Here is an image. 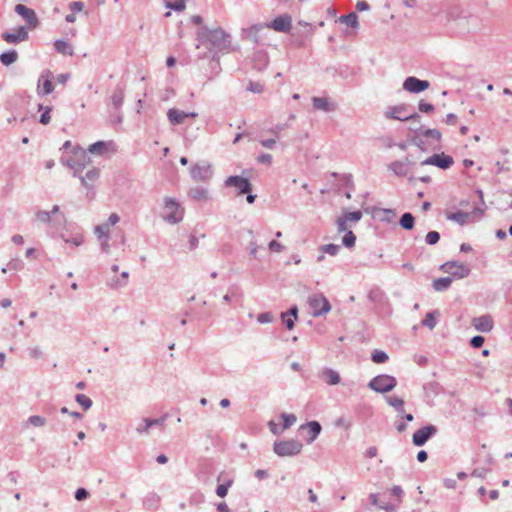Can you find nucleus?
<instances>
[{
    "mask_svg": "<svg viewBox=\"0 0 512 512\" xmlns=\"http://www.w3.org/2000/svg\"><path fill=\"white\" fill-rule=\"evenodd\" d=\"M197 40L201 44H210L219 51L228 49L231 44V36L222 28L210 29L205 25L197 31Z\"/></svg>",
    "mask_w": 512,
    "mask_h": 512,
    "instance_id": "1",
    "label": "nucleus"
},
{
    "mask_svg": "<svg viewBox=\"0 0 512 512\" xmlns=\"http://www.w3.org/2000/svg\"><path fill=\"white\" fill-rule=\"evenodd\" d=\"M61 162L73 170V176L77 177L90 163V157L87 152L81 148L74 149L73 155L68 158L62 157Z\"/></svg>",
    "mask_w": 512,
    "mask_h": 512,
    "instance_id": "2",
    "label": "nucleus"
},
{
    "mask_svg": "<svg viewBox=\"0 0 512 512\" xmlns=\"http://www.w3.org/2000/svg\"><path fill=\"white\" fill-rule=\"evenodd\" d=\"M409 108L410 106L408 104L390 106L385 111L384 115L387 119L420 122V115L416 112L408 113Z\"/></svg>",
    "mask_w": 512,
    "mask_h": 512,
    "instance_id": "3",
    "label": "nucleus"
},
{
    "mask_svg": "<svg viewBox=\"0 0 512 512\" xmlns=\"http://www.w3.org/2000/svg\"><path fill=\"white\" fill-rule=\"evenodd\" d=\"M303 445L295 439L275 441L273 451L279 457L295 456L301 453Z\"/></svg>",
    "mask_w": 512,
    "mask_h": 512,
    "instance_id": "4",
    "label": "nucleus"
},
{
    "mask_svg": "<svg viewBox=\"0 0 512 512\" xmlns=\"http://www.w3.org/2000/svg\"><path fill=\"white\" fill-rule=\"evenodd\" d=\"M184 216V210L180 204L173 198L164 199V214L163 219L169 224H177L182 221Z\"/></svg>",
    "mask_w": 512,
    "mask_h": 512,
    "instance_id": "5",
    "label": "nucleus"
},
{
    "mask_svg": "<svg viewBox=\"0 0 512 512\" xmlns=\"http://www.w3.org/2000/svg\"><path fill=\"white\" fill-rule=\"evenodd\" d=\"M396 385V378L387 374L377 375L368 383V387L378 393L390 392L396 387Z\"/></svg>",
    "mask_w": 512,
    "mask_h": 512,
    "instance_id": "6",
    "label": "nucleus"
},
{
    "mask_svg": "<svg viewBox=\"0 0 512 512\" xmlns=\"http://www.w3.org/2000/svg\"><path fill=\"white\" fill-rule=\"evenodd\" d=\"M484 214V209L481 207H476L471 212L465 211H457L453 213H447L446 218L450 221H454L459 225L463 226L468 222H476L482 218Z\"/></svg>",
    "mask_w": 512,
    "mask_h": 512,
    "instance_id": "7",
    "label": "nucleus"
},
{
    "mask_svg": "<svg viewBox=\"0 0 512 512\" xmlns=\"http://www.w3.org/2000/svg\"><path fill=\"white\" fill-rule=\"evenodd\" d=\"M437 432V426L433 424L425 425L413 433L412 443L416 447H422L427 443L428 440L434 437L437 434Z\"/></svg>",
    "mask_w": 512,
    "mask_h": 512,
    "instance_id": "8",
    "label": "nucleus"
},
{
    "mask_svg": "<svg viewBox=\"0 0 512 512\" xmlns=\"http://www.w3.org/2000/svg\"><path fill=\"white\" fill-rule=\"evenodd\" d=\"M308 303L315 317L325 315L331 310V304L323 294L310 297Z\"/></svg>",
    "mask_w": 512,
    "mask_h": 512,
    "instance_id": "9",
    "label": "nucleus"
},
{
    "mask_svg": "<svg viewBox=\"0 0 512 512\" xmlns=\"http://www.w3.org/2000/svg\"><path fill=\"white\" fill-rule=\"evenodd\" d=\"M453 164V157L448 154H445L444 152L434 153L433 155H431L430 157L426 158L421 162V165H431L442 170H447L451 168Z\"/></svg>",
    "mask_w": 512,
    "mask_h": 512,
    "instance_id": "10",
    "label": "nucleus"
},
{
    "mask_svg": "<svg viewBox=\"0 0 512 512\" xmlns=\"http://www.w3.org/2000/svg\"><path fill=\"white\" fill-rule=\"evenodd\" d=\"M15 12L25 20L26 25L24 26L27 28V31L39 26V19L33 9L19 3L15 6Z\"/></svg>",
    "mask_w": 512,
    "mask_h": 512,
    "instance_id": "11",
    "label": "nucleus"
},
{
    "mask_svg": "<svg viewBox=\"0 0 512 512\" xmlns=\"http://www.w3.org/2000/svg\"><path fill=\"white\" fill-rule=\"evenodd\" d=\"M212 175L213 169L211 164L208 162L204 161L202 163L194 164L190 167V176L196 182H206L212 177Z\"/></svg>",
    "mask_w": 512,
    "mask_h": 512,
    "instance_id": "12",
    "label": "nucleus"
},
{
    "mask_svg": "<svg viewBox=\"0 0 512 512\" xmlns=\"http://www.w3.org/2000/svg\"><path fill=\"white\" fill-rule=\"evenodd\" d=\"M226 187H235L238 189V195H244V193L252 192V184L248 178L240 175L229 176L225 182Z\"/></svg>",
    "mask_w": 512,
    "mask_h": 512,
    "instance_id": "13",
    "label": "nucleus"
},
{
    "mask_svg": "<svg viewBox=\"0 0 512 512\" xmlns=\"http://www.w3.org/2000/svg\"><path fill=\"white\" fill-rule=\"evenodd\" d=\"M1 38L8 44L16 45L29 38V32L25 26H19L14 31H4Z\"/></svg>",
    "mask_w": 512,
    "mask_h": 512,
    "instance_id": "14",
    "label": "nucleus"
},
{
    "mask_svg": "<svg viewBox=\"0 0 512 512\" xmlns=\"http://www.w3.org/2000/svg\"><path fill=\"white\" fill-rule=\"evenodd\" d=\"M429 86V81L421 80L415 76H409L403 82V89L415 94L425 91Z\"/></svg>",
    "mask_w": 512,
    "mask_h": 512,
    "instance_id": "15",
    "label": "nucleus"
},
{
    "mask_svg": "<svg viewBox=\"0 0 512 512\" xmlns=\"http://www.w3.org/2000/svg\"><path fill=\"white\" fill-rule=\"evenodd\" d=\"M267 26L277 32L287 33L292 28V17L289 14L280 15Z\"/></svg>",
    "mask_w": 512,
    "mask_h": 512,
    "instance_id": "16",
    "label": "nucleus"
},
{
    "mask_svg": "<svg viewBox=\"0 0 512 512\" xmlns=\"http://www.w3.org/2000/svg\"><path fill=\"white\" fill-rule=\"evenodd\" d=\"M54 85L52 83V73L50 70H46L41 74L38 80L37 93L40 96H45L52 93Z\"/></svg>",
    "mask_w": 512,
    "mask_h": 512,
    "instance_id": "17",
    "label": "nucleus"
},
{
    "mask_svg": "<svg viewBox=\"0 0 512 512\" xmlns=\"http://www.w3.org/2000/svg\"><path fill=\"white\" fill-rule=\"evenodd\" d=\"M300 430H307L306 442L308 444H311L320 435V433L322 431V426L318 421L312 420V421H308L307 423L301 425Z\"/></svg>",
    "mask_w": 512,
    "mask_h": 512,
    "instance_id": "18",
    "label": "nucleus"
},
{
    "mask_svg": "<svg viewBox=\"0 0 512 512\" xmlns=\"http://www.w3.org/2000/svg\"><path fill=\"white\" fill-rule=\"evenodd\" d=\"M474 328L482 333H488L493 329V319L489 314L475 317L472 321Z\"/></svg>",
    "mask_w": 512,
    "mask_h": 512,
    "instance_id": "19",
    "label": "nucleus"
},
{
    "mask_svg": "<svg viewBox=\"0 0 512 512\" xmlns=\"http://www.w3.org/2000/svg\"><path fill=\"white\" fill-rule=\"evenodd\" d=\"M497 205L501 210L512 208V189L510 191H499L497 194Z\"/></svg>",
    "mask_w": 512,
    "mask_h": 512,
    "instance_id": "20",
    "label": "nucleus"
},
{
    "mask_svg": "<svg viewBox=\"0 0 512 512\" xmlns=\"http://www.w3.org/2000/svg\"><path fill=\"white\" fill-rule=\"evenodd\" d=\"M161 497L155 492H149L143 499V506L145 509L155 511L159 508Z\"/></svg>",
    "mask_w": 512,
    "mask_h": 512,
    "instance_id": "21",
    "label": "nucleus"
},
{
    "mask_svg": "<svg viewBox=\"0 0 512 512\" xmlns=\"http://www.w3.org/2000/svg\"><path fill=\"white\" fill-rule=\"evenodd\" d=\"M99 175H100L99 169L92 168L89 171H87L84 176L79 175L78 177L80 178L81 184L85 188H91L92 184L98 180Z\"/></svg>",
    "mask_w": 512,
    "mask_h": 512,
    "instance_id": "22",
    "label": "nucleus"
},
{
    "mask_svg": "<svg viewBox=\"0 0 512 512\" xmlns=\"http://www.w3.org/2000/svg\"><path fill=\"white\" fill-rule=\"evenodd\" d=\"M188 196L199 202H206L209 200V191L205 187H194L188 192Z\"/></svg>",
    "mask_w": 512,
    "mask_h": 512,
    "instance_id": "23",
    "label": "nucleus"
},
{
    "mask_svg": "<svg viewBox=\"0 0 512 512\" xmlns=\"http://www.w3.org/2000/svg\"><path fill=\"white\" fill-rule=\"evenodd\" d=\"M312 104L314 109L324 112H331L335 109L334 105L325 97H313Z\"/></svg>",
    "mask_w": 512,
    "mask_h": 512,
    "instance_id": "24",
    "label": "nucleus"
},
{
    "mask_svg": "<svg viewBox=\"0 0 512 512\" xmlns=\"http://www.w3.org/2000/svg\"><path fill=\"white\" fill-rule=\"evenodd\" d=\"M167 118L172 125H180L186 120L185 111L171 108L167 111Z\"/></svg>",
    "mask_w": 512,
    "mask_h": 512,
    "instance_id": "25",
    "label": "nucleus"
},
{
    "mask_svg": "<svg viewBox=\"0 0 512 512\" xmlns=\"http://www.w3.org/2000/svg\"><path fill=\"white\" fill-rule=\"evenodd\" d=\"M321 378L328 385H337L340 382L339 373L331 368H324L321 373Z\"/></svg>",
    "mask_w": 512,
    "mask_h": 512,
    "instance_id": "26",
    "label": "nucleus"
},
{
    "mask_svg": "<svg viewBox=\"0 0 512 512\" xmlns=\"http://www.w3.org/2000/svg\"><path fill=\"white\" fill-rule=\"evenodd\" d=\"M111 102L115 110H120L124 102V87L118 84L115 88L113 95L111 96Z\"/></svg>",
    "mask_w": 512,
    "mask_h": 512,
    "instance_id": "27",
    "label": "nucleus"
},
{
    "mask_svg": "<svg viewBox=\"0 0 512 512\" xmlns=\"http://www.w3.org/2000/svg\"><path fill=\"white\" fill-rule=\"evenodd\" d=\"M452 281L451 276L437 278L433 281L432 287L437 292H443L450 288Z\"/></svg>",
    "mask_w": 512,
    "mask_h": 512,
    "instance_id": "28",
    "label": "nucleus"
},
{
    "mask_svg": "<svg viewBox=\"0 0 512 512\" xmlns=\"http://www.w3.org/2000/svg\"><path fill=\"white\" fill-rule=\"evenodd\" d=\"M338 21L345 23L348 27L353 29H357L359 27V18L356 12H350L348 14L342 15L338 18Z\"/></svg>",
    "mask_w": 512,
    "mask_h": 512,
    "instance_id": "29",
    "label": "nucleus"
},
{
    "mask_svg": "<svg viewBox=\"0 0 512 512\" xmlns=\"http://www.w3.org/2000/svg\"><path fill=\"white\" fill-rule=\"evenodd\" d=\"M369 499L373 505L378 506L380 509L385 510L386 512H395V510H396L395 505H393L387 501L378 499L377 494H370Z\"/></svg>",
    "mask_w": 512,
    "mask_h": 512,
    "instance_id": "30",
    "label": "nucleus"
},
{
    "mask_svg": "<svg viewBox=\"0 0 512 512\" xmlns=\"http://www.w3.org/2000/svg\"><path fill=\"white\" fill-rule=\"evenodd\" d=\"M54 48L57 53L62 54V55L71 56L73 54L72 46L66 40H63V39H57L54 42Z\"/></svg>",
    "mask_w": 512,
    "mask_h": 512,
    "instance_id": "31",
    "label": "nucleus"
},
{
    "mask_svg": "<svg viewBox=\"0 0 512 512\" xmlns=\"http://www.w3.org/2000/svg\"><path fill=\"white\" fill-rule=\"evenodd\" d=\"M456 270L451 272L452 279H463L465 277H468L471 273V269L468 265L457 262V265L455 266Z\"/></svg>",
    "mask_w": 512,
    "mask_h": 512,
    "instance_id": "32",
    "label": "nucleus"
},
{
    "mask_svg": "<svg viewBox=\"0 0 512 512\" xmlns=\"http://www.w3.org/2000/svg\"><path fill=\"white\" fill-rule=\"evenodd\" d=\"M399 225L404 230H412L415 225V217L410 212H405L401 215L399 219Z\"/></svg>",
    "mask_w": 512,
    "mask_h": 512,
    "instance_id": "33",
    "label": "nucleus"
},
{
    "mask_svg": "<svg viewBox=\"0 0 512 512\" xmlns=\"http://www.w3.org/2000/svg\"><path fill=\"white\" fill-rule=\"evenodd\" d=\"M18 59V53L14 49L7 50L0 55V62L4 66H9L15 63Z\"/></svg>",
    "mask_w": 512,
    "mask_h": 512,
    "instance_id": "34",
    "label": "nucleus"
},
{
    "mask_svg": "<svg viewBox=\"0 0 512 512\" xmlns=\"http://www.w3.org/2000/svg\"><path fill=\"white\" fill-rule=\"evenodd\" d=\"M388 169L396 176L403 177L407 174L406 163L402 161H393L389 164Z\"/></svg>",
    "mask_w": 512,
    "mask_h": 512,
    "instance_id": "35",
    "label": "nucleus"
},
{
    "mask_svg": "<svg viewBox=\"0 0 512 512\" xmlns=\"http://www.w3.org/2000/svg\"><path fill=\"white\" fill-rule=\"evenodd\" d=\"M412 130L416 133H420L424 137L432 138L437 141H440L441 137H442L441 132L434 128H427V129L416 128V129H412Z\"/></svg>",
    "mask_w": 512,
    "mask_h": 512,
    "instance_id": "36",
    "label": "nucleus"
},
{
    "mask_svg": "<svg viewBox=\"0 0 512 512\" xmlns=\"http://www.w3.org/2000/svg\"><path fill=\"white\" fill-rule=\"evenodd\" d=\"M384 298L385 293L379 287H373L368 292V299L373 303L380 304L383 302Z\"/></svg>",
    "mask_w": 512,
    "mask_h": 512,
    "instance_id": "37",
    "label": "nucleus"
},
{
    "mask_svg": "<svg viewBox=\"0 0 512 512\" xmlns=\"http://www.w3.org/2000/svg\"><path fill=\"white\" fill-rule=\"evenodd\" d=\"M439 314L440 312L438 310L428 312L425 318L422 320V325L429 328L430 330L434 329L437 324L436 316Z\"/></svg>",
    "mask_w": 512,
    "mask_h": 512,
    "instance_id": "38",
    "label": "nucleus"
},
{
    "mask_svg": "<svg viewBox=\"0 0 512 512\" xmlns=\"http://www.w3.org/2000/svg\"><path fill=\"white\" fill-rule=\"evenodd\" d=\"M423 389L427 396H431V395L435 396L441 392L442 387L438 382L432 381V382H428V383L424 384Z\"/></svg>",
    "mask_w": 512,
    "mask_h": 512,
    "instance_id": "39",
    "label": "nucleus"
},
{
    "mask_svg": "<svg viewBox=\"0 0 512 512\" xmlns=\"http://www.w3.org/2000/svg\"><path fill=\"white\" fill-rule=\"evenodd\" d=\"M389 405H391L395 410L403 414L405 412L404 410V400L402 398H399L397 396H389L386 398Z\"/></svg>",
    "mask_w": 512,
    "mask_h": 512,
    "instance_id": "40",
    "label": "nucleus"
},
{
    "mask_svg": "<svg viewBox=\"0 0 512 512\" xmlns=\"http://www.w3.org/2000/svg\"><path fill=\"white\" fill-rule=\"evenodd\" d=\"M107 151V142L97 141L91 144L88 148V152L97 155H103Z\"/></svg>",
    "mask_w": 512,
    "mask_h": 512,
    "instance_id": "41",
    "label": "nucleus"
},
{
    "mask_svg": "<svg viewBox=\"0 0 512 512\" xmlns=\"http://www.w3.org/2000/svg\"><path fill=\"white\" fill-rule=\"evenodd\" d=\"M232 484H233V478H229L224 483L219 484L215 491L216 495L220 498L226 497L228 494V490L232 486Z\"/></svg>",
    "mask_w": 512,
    "mask_h": 512,
    "instance_id": "42",
    "label": "nucleus"
},
{
    "mask_svg": "<svg viewBox=\"0 0 512 512\" xmlns=\"http://www.w3.org/2000/svg\"><path fill=\"white\" fill-rule=\"evenodd\" d=\"M41 110H44V111L40 115L39 122L43 125H47L50 123V120H51L50 112H51L52 108L49 106L44 107L43 104H39L38 111H41Z\"/></svg>",
    "mask_w": 512,
    "mask_h": 512,
    "instance_id": "43",
    "label": "nucleus"
},
{
    "mask_svg": "<svg viewBox=\"0 0 512 512\" xmlns=\"http://www.w3.org/2000/svg\"><path fill=\"white\" fill-rule=\"evenodd\" d=\"M388 359V354L382 350H374L371 354V360L377 364L385 363Z\"/></svg>",
    "mask_w": 512,
    "mask_h": 512,
    "instance_id": "44",
    "label": "nucleus"
},
{
    "mask_svg": "<svg viewBox=\"0 0 512 512\" xmlns=\"http://www.w3.org/2000/svg\"><path fill=\"white\" fill-rule=\"evenodd\" d=\"M94 233L97 235L99 240H109V227L108 225H96L94 228Z\"/></svg>",
    "mask_w": 512,
    "mask_h": 512,
    "instance_id": "45",
    "label": "nucleus"
},
{
    "mask_svg": "<svg viewBox=\"0 0 512 512\" xmlns=\"http://www.w3.org/2000/svg\"><path fill=\"white\" fill-rule=\"evenodd\" d=\"M75 401L82 406L84 410H88L92 407V400L85 394H76Z\"/></svg>",
    "mask_w": 512,
    "mask_h": 512,
    "instance_id": "46",
    "label": "nucleus"
},
{
    "mask_svg": "<svg viewBox=\"0 0 512 512\" xmlns=\"http://www.w3.org/2000/svg\"><path fill=\"white\" fill-rule=\"evenodd\" d=\"M356 243V236L353 233V231L349 230L345 233V235L342 237V244L346 248H352L355 246Z\"/></svg>",
    "mask_w": 512,
    "mask_h": 512,
    "instance_id": "47",
    "label": "nucleus"
},
{
    "mask_svg": "<svg viewBox=\"0 0 512 512\" xmlns=\"http://www.w3.org/2000/svg\"><path fill=\"white\" fill-rule=\"evenodd\" d=\"M341 246L338 245V244H334V243H330V244H326V245H322L320 246V250L322 253H327L331 256H335L338 254L339 250H340Z\"/></svg>",
    "mask_w": 512,
    "mask_h": 512,
    "instance_id": "48",
    "label": "nucleus"
},
{
    "mask_svg": "<svg viewBox=\"0 0 512 512\" xmlns=\"http://www.w3.org/2000/svg\"><path fill=\"white\" fill-rule=\"evenodd\" d=\"M281 418L283 419L282 428L284 430L289 429L296 422L297 418L294 414L282 413Z\"/></svg>",
    "mask_w": 512,
    "mask_h": 512,
    "instance_id": "49",
    "label": "nucleus"
},
{
    "mask_svg": "<svg viewBox=\"0 0 512 512\" xmlns=\"http://www.w3.org/2000/svg\"><path fill=\"white\" fill-rule=\"evenodd\" d=\"M165 1H166V7L173 11H176V12H180V11L184 10L185 6H186L184 0H176L174 2H171L168 0H165Z\"/></svg>",
    "mask_w": 512,
    "mask_h": 512,
    "instance_id": "50",
    "label": "nucleus"
},
{
    "mask_svg": "<svg viewBox=\"0 0 512 512\" xmlns=\"http://www.w3.org/2000/svg\"><path fill=\"white\" fill-rule=\"evenodd\" d=\"M35 217L42 223L50 224L52 222L51 213L48 211L39 210L35 213Z\"/></svg>",
    "mask_w": 512,
    "mask_h": 512,
    "instance_id": "51",
    "label": "nucleus"
},
{
    "mask_svg": "<svg viewBox=\"0 0 512 512\" xmlns=\"http://www.w3.org/2000/svg\"><path fill=\"white\" fill-rule=\"evenodd\" d=\"M440 240V233L437 231H429L425 236V242L428 245H435Z\"/></svg>",
    "mask_w": 512,
    "mask_h": 512,
    "instance_id": "52",
    "label": "nucleus"
},
{
    "mask_svg": "<svg viewBox=\"0 0 512 512\" xmlns=\"http://www.w3.org/2000/svg\"><path fill=\"white\" fill-rule=\"evenodd\" d=\"M129 277V273L127 271H123L121 273L120 278H117L114 283L111 284V288H119L124 287L127 284V279Z\"/></svg>",
    "mask_w": 512,
    "mask_h": 512,
    "instance_id": "53",
    "label": "nucleus"
},
{
    "mask_svg": "<svg viewBox=\"0 0 512 512\" xmlns=\"http://www.w3.org/2000/svg\"><path fill=\"white\" fill-rule=\"evenodd\" d=\"M204 501H205V497L200 492H195V493L191 494L189 497V504L193 505V506H198V505L204 503Z\"/></svg>",
    "mask_w": 512,
    "mask_h": 512,
    "instance_id": "54",
    "label": "nucleus"
},
{
    "mask_svg": "<svg viewBox=\"0 0 512 512\" xmlns=\"http://www.w3.org/2000/svg\"><path fill=\"white\" fill-rule=\"evenodd\" d=\"M418 110L422 113L429 114L435 110L433 104L426 102L425 100H420L418 103Z\"/></svg>",
    "mask_w": 512,
    "mask_h": 512,
    "instance_id": "55",
    "label": "nucleus"
},
{
    "mask_svg": "<svg viewBox=\"0 0 512 512\" xmlns=\"http://www.w3.org/2000/svg\"><path fill=\"white\" fill-rule=\"evenodd\" d=\"M343 216L347 221L358 222L361 220L363 213L360 210H356V211L345 213Z\"/></svg>",
    "mask_w": 512,
    "mask_h": 512,
    "instance_id": "56",
    "label": "nucleus"
},
{
    "mask_svg": "<svg viewBox=\"0 0 512 512\" xmlns=\"http://www.w3.org/2000/svg\"><path fill=\"white\" fill-rule=\"evenodd\" d=\"M484 342L485 338L483 336L475 335L470 339L469 344L472 348L479 349L483 346Z\"/></svg>",
    "mask_w": 512,
    "mask_h": 512,
    "instance_id": "57",
    "label": "nucleus"
},
{
    "mask_svg": "<svg viewBox=\"0 0 512 512\" xmlns=\"http://www.w3.org/2000/svg\"><path fill=\"white\" fill-rule=\"evenodd\" d=\"M28 422L35 427H42L45 425L46 420L42 416L32 415L29 417Z\"/></svg>",
    "mask_w": 512,
    "mask_h": 512,
    "instance_id": "58",
    "label": "nucleus"
},
{
    "mask_svg": "<svg viewBox=\"0 0 512 512\" xmlns=\"http://www.w3.org/2000/svg\"><path fill=\"white\" fill-rule=\"evenodd\" d=\"M61 238L64 240L65 243H71L76 247L80 246L84 241L83 236L81 234H77L72 238H65L64 235H61Z\"/></svg>",
    "mask_w": 512,
    "mask_h": 512,
    "instance_id": "59",
    "label": "nucleus"
},
{
    "mask_svg": "<svg viewBox=\"0 0 512 512\" xmlns=\"http://www.w3.org/2000/svg\"><path fill=\"white\" fill-rule=\"evenodd\" d=\"M152 426L153 425H152V422H151L150 418H143V424L139 425L136 428V431L139 434L147 433L149 428L152 427Z\"/></svg>",
    "mask_w": 512,
    "mask_h": 512,
    "instance_id": "60",
    "label": "nucleus"
},
{
    "mask_svg": "<svg viewBox=\"0 0 512 512\" xmlns=\"http://www.w3.org/2000/svg\"><path fill=\"white\" fill-rule=\"evenodd\" d=\"M273 319H274V317H273V314L271 312L260 313L257 316V321L260 324L271 323L273 321Z\"/></svg>",
    "mask_w": 512,
    "mask_h": 512,
    "instance_id": "61",
    "label": "nucleus"
},
{
    "mask_svg": "<svg viewBox=\"0 0 512 512\" xmlns=\"http://www.w3.org/2000/svg\"><path fill=\"white\" fill-rule=\"evenodd\" d=\"M247 90L253 93H261L264 90V86L260 82L250 81Z\"/></svg>",
    "mask_w": 512,
    "mask_h": 512,
    "instance_id": "62",
    "label": "nucleus"
},
{
    "mask_svg": "<svg viewBox=\"0 0 512 512\" xmlns=\"http://www.w3.org/2000/svg\"><path fill=\"white\" fill-rule=\"evenodd\" d=\"M280 317L283 324L286 326L288 330H292L294 328L296 322L295 319H293L292 317L285 316V314L283 313H281Z\"/></svg>",
    "mask_w": 512,
    "mask_h": 512,
    "instance_id": "63",
    "label": "nucleus"
},
{
    "mask_svg": "<svg viewBox=\"0 0 512 512\" xmlns=\"http://www.w3.org/2000/svg\"><path fill=\"white\" fill-rule=\"evenodd\" d=\"M89 497V492L85 488H78L75 492V499L77 501L86 500Z\"/></svg>",
    "mask_w": 512,
    "mask_h": 512,
    "instance_id": "64",
    "label": "nucleus"
}]
</instances>
